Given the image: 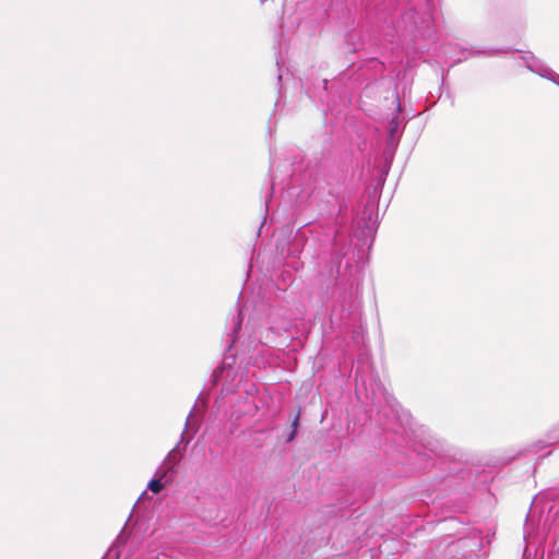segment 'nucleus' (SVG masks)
<instances>
[{
  "label": "nucleus",
  "instance_id": "obj_1",
  "mask_svg": "<svg viewBox=\"0 0 559 559\" xmlns=\"http://www.w3.org/2000/svg\"><path fill=\"white\" fill-rule=\"evenodd\" d=\"M174 455L175 448L169 451L167 461L156 469L154 477L148 480L146 489L151 490L153 493H159L173 483L175 479Z\"/></svg>",
  "mask_w": 559,
  "mask_h": 559
},
{
  "label": "nucleus",
  "instance_id": "obj_2",
  "mask_svg": "<svg viewBox=\"0 0 559 559\" xmlns=\"http://www.w3.org/2000/svg\"><path fill=\"white\" fill-rule=\"evenodd\" d=\"M195 431H197V427L192 424L187 423V429L182 433V441L188 443L190 441V439L193 437V435L195 433Z\"/></svg>",
  "mask_w": 559,
  "mask_h": 559
},
{
  "label": "nucleus",
  "instance_id": "obj_3",
  "mask_svg": "<svg viewBox=\"0 0 559 559\" xmlns=\"http://www.w3.org/2000/svg\"><path fill=\"white\" fill-rule=\"evenodd\" d=\"M299 417H300V414H299V413H297V415L295 416V418H294V420H293V424H292V426H293V431H292V433L288 436V438H287V442L293 441V440L295 439V437H296L297 428H298V425H299Z\"/></svg>",
  "mask_w": 559,
  "mask_h": 559
},
{
  "label": "nucleus",
  "instance_id": "obj_4",
  "mask_svg": "<svg viewBox=\"0 0 559 559\" xmlns=\"http://www.w3.org/2000/svg\"><path fill=\"white\" fill-rule=\"evenodd\" d=\"M145 499H150V497L147 496L146 491H143L141 493V496L139 497L138 501H136V504L138 503H141L142 501H144Z\"/></svg>",
  "mask_w": 559,
  "mask_h": 559
}]
</instances>
